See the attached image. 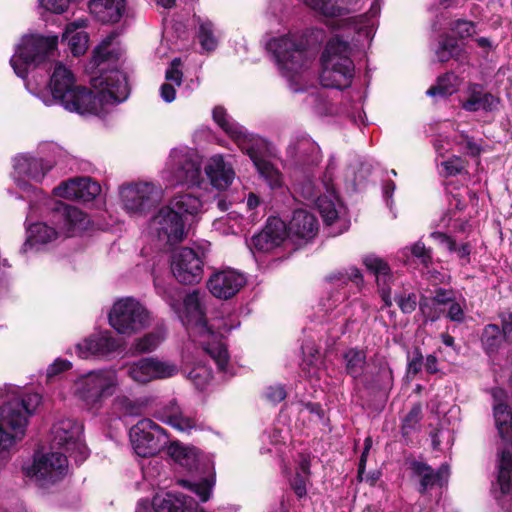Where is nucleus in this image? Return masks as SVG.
<instances>
[{
	"label": "nucleus",
	"instance_id": "obj_1",
	"mask_svg": "<svg viewBox=\"0 0 512 512\" xmlns=\"http://www.w3.org/2000/svg\"><path fill=\"white\" fill-rule=\"evenodd\" d=\"M116 34L104 38L94 50V62L101 74L91 80L95 92L77 85L71 70L62 63H55L47 86L38 88L31 81L27 89L46 106L61 105L69 112L80 115L104 116L110 108L125 101L129 95L126 74L118 68L106 69V64L118 62L122 50L114 45Z\"/></svg>",
	"mask_w": 512,
	"mask_h": 512
},
{
	"label": "nucleus",
	"instance_id": "obj_2",
	"mask_svg": "<svg viewBox=\"0 0 512 512\" xmlns=\"http://www.w3.org/2000/svg\"><path fill=\"white\" fill-rule=\"evenodd\" d=\"M157 294L160 295L176 313L185 326L191 342L198 344L216 363L219 371L228 373L230 357L223 342V336L239 323L228 325L223 319L207 323L202 308L200 294L196 291L187 294L181 303L182 294L175 287H165L155 282Z\"/></svg>",
	"mask_w": 512,
	"mask_h": 512
},
{
	"label": "nucleus",
	"instance_id": "obj_3",
	"mask_svg": "<svg viewBox=\"0 0 512 512\" xmlns=\"http://www.w3.org/2000/svg\"><path fill=\"white\" fill-rule=\"evenodd\" d=\"M332 288L322 297L319 303V312L322 321L331 324L328 333L331 338L338 339L347 330V326L353 317L352 308L359 305V301L348 299V287L350 284L357 288L362 284L363 278L356 267H350L329 276Z\"/></svg>",
	"mask_w": 512,
	"mask_h": 512
},
{
	"label": "nucleus",
	"instance_id": "obj_4",
	"mask_svg": "<svg viewBox=\"0 0 512 512\" xmlns=\"http://www.w3.org/2000/svg\"><path fill=\"white\" fill-rule=\"evenodd\" d=\"M5 403L0 407V460H7L11 450L23 440L28 418L41 403L38 393H24L8 387Z\"/></svg>",
	"mask_w": 512,
	"mask_h": 512
},
{
	"label": "nucleus",
	"instance_id": "obj_5",
	"mask_svg": "<svg viewBox=\"0 0 512 512\" xmlns=\"http://www.w3.org/2000/svg\"><path fill=\"white\" fill-rule=\"evenodd\" d=\"M213 119L239 149L249 156L258 173L272 189L283 185L282 174L265 158L268 151L265 139L249 133L247 129L235 122L223 107L218 106L213 109Z\"/></svg>",
	"mask_w": 512,
	"mask_h": 512
},
{
	"label": "nucleus",
	"instance_id": "obj_6",
	"mask_svg": "<svg viewBox=\"0 0 512 512\" xmlns=\"http://www.w3.org/2000/svg\"><path fill=\"white\" fill-rule=\"evenodd\" d=\"M266 47L276 61L277 67L289 83L294 92L304 89L302 83L306 82L308 69L313 58L306 50L303 36L297 32L271 38Z\"/></svg>",
	"mask_w": 512,
	"mask_h": 512
},
{
	"label": "nucleus",
	"instance_id": "obj_7",
	"mask_svg": "<svg viewBox=\"0 0 512 512\" xmlns=\"http://www.w3.org/2000/svg\"><path fill=\"white\" fill-rule=\"evenodd\" d=\"M43 204L52 210V222L54 227L44 222L35 223L27 229V243L30 245L46 244L59 236L71 237L81 231L86 221V216L78 208L68 206L49 197H43Z\"/></svg>",
	"mask_w": 512,
	"mask_h": 512
},
{
	"label": "nucleus",
	"instance_id": "obj_8",
	"mask_svg": "<svg viewBox=\"0 0 512 512\" xmlns=\"http://www.w3.org/2000/svg\"><path fill=\"white\" fill-rule=\"evenodd\" d=\"M351 51L349 42L339 35L327 42L321 56L320 82L324 87L342 90L351 85L355 74L354 63L350 58Z\"/></svg>",
	"mask_w": 512,
	"mask_h": 512
},
{
	"label": "nucleus",
	"instance_id": "obj_9",
	"mask_svg": "<svg viewBox=\"0 0 512 512\" xmlns=\"http://www.w3.org/2000/svg\"><path fill=\"white\" fill-rule=\"evenodd\" d=\"M118 386L119 377L116 370L97 369L77 377L72 391L88 410L98 411L103 407L105 400L115 393Z\"/></svg>",
	"mask_w": 512,
	"mask_h": 512
},
{
	"label": "nucleus",
	"instance_id": "obj_10",
	"mask_svg": "<svg viewBox=\"0 0 512 512\" xmlns=\"http://www.w3.org/2000/svg\"><path fill=\"white\" fill-rule=\"evenodd\" d=\"M57 44V36L26 35L22 37L10 59L15 74L24 79L30 67H38L52 61L56 56Z\"/></svg>",
	"mask_w": 512,
	"mask_h": 512
},
{
	"label": "nucleus",
	"instance_id": "obj_11",
	"mask_svg": "<svg viewBox=\"0 0 512 512\" xmlns=\"http://www.w3.org/2000/svg\"><path fill=\"white\" fill-rule=\"evenodd\" d=\"M334 170L335 165L330 162L321 180L306 179L299 184L301 195L315 203L324 223L328 226L336 222H342L339 217L342 205L336 195L333 184Z\"/></svg>",
	"mask_w": 512,
	"mask_h": 512
},
{
	"label": "nucleus",
	"instance_id": "obj_12",
	"mask_svg": "<svg viewBox=\"0 0 512 512\" xmlns=\"http://www.w3.org/2000/svg\"><path fill=\"white\" fill-rule=\"evenodd\" d=\"M343 365L347 375L352 377L357 384L368 389L387 390L393 383V372L385 360H381L378 370L369 371L367 353L365 349L349 348L343 355Z\"/></svg>",
	"mask_w": 512,
	"mask_h": 512
},
{
	"label": "nucleus",
	"instance_id": "obj_13",
	"mask_svg": "<svg viewBox=\"0 0 512 512\" xmlns=\"http://www.w3.org/2000/svg\"><path fill=\"white\" fill-rule=\"evenodd\" d=\"M153 321L151 312L137 299L124 297L116 300L109 313V325L120 335L133 336L148 328Z\"/></svg>",
	"mask_w": 512,
	"mask_h": 512
},
{
	"label": "nucleus",
	"instance_id": "obj_14",
	"mask_svg": "<svg viewBox=\"0 0 512 512\" xmlns=\"http://www.w3.org/2000/svg\"><path fill=\"white\" fill-rule=\"evenodd\" d=\"M13 171L11 177L16 187L24 194H35L43 200L46 197L35 184L41 183L45 176L55 166L56 161L51 158L38 157L31 153H21L12 160Z\"/></svg>",
	"mask_w": 512,
	"mask_h": 512
},
{
	"label": "nucleus",
	"instance_id": "obj_15",
	"mask_svg": "<svg viewBox=\"0 0 512 512\" xmlns=\"http://www.w3.org/2000/svg\"><path fill=\"white\" fill-rule=\"evenodd\" d=\"M162 179L171 187H199L203 182L199 156L187 147L172 149L162 170Z\"/></svg>",
	"mask_w": 512,
	"mask_h": 512
},
{
	"label": "nucleus",
	"instance_id": "obj_16",
	"mask_svg": "<svg viewBox=\"0 0 512 512\" xmlns=\"http://www.w3.org/2000/svg\"><path fill=\"white\" fill-rule=\"evenodd\" d=\"M23 474L41 488H49L68 473L67 457L57 451H38L32 461L23 465Z\"/></svg>",
	"mask_w": 512,
	"mask_h": 512
},
{
	"label": "nucleus",
	"instance_id": "obj_17",
	"mask_svg": "<svg viewBox=\"0 0 512 512\" xmlns=\"http://www.w3.org/2000/svg\"><path fill=\"white\" fill-rule=\"evenodd\" d=\"M163 188L149 181L126 183L119 188L122 209L130 216H144L161 202Z\"/></svg>",
	"mask_w": 512,
	"mask_h": 512
},
{
	"label": "nucleus",
	"instance_id": "obj_18",
	"mask_svg": "<svg viewBox=\"0 0 512 512\" xmlns=\"http://www.w3.org/2000/svg\"><path fill=\"white\" fill-rule=\"evenodd\" d=\"M175 458L181 466L187 468L189 471L206 474V476L198 482L181 480L180 483L196 494L200 501H208L215 484V474L210 461L200 455L196 449L189 447L178 448L175 451Z\"/></svg>",
	"mask_w": 512,
	"mask_h": 512
},
{
	"label": "nucleus",
	"instance_id": "obj_19",
	"mask_svg": "<svg viewBox=\"0 0 512 512\" xmlns=\"http://www.w3.org/2000/svg\"><path fill=\"white\" fill-rule=\"evenodd\" d=\"M148 235L158 249L174 245L185 238L184 220L171 207L163 206L151 218Z\"/></svg>",
	"mask_w": 512,
	"mask_h": 512
},
{
	"label": "nucleus",
	"instance_id": "obj_20",
	"mask_svg": "<svg viewBox=\"0 0 512 512\" xmlns=\"http://www.w3.org/2000/svg\"><path fill=\"white\" fill-rule=\"evenodd\" d=\"M82 434V423L72 418H62L51 428V441L74 457L75 461L83 462L88 457V448Z\"/></svg>",
	"mask_w": 512,
	"mask_h": 512
},
{
	"label": "nucleus",
	"instance_id": "obj_21",
	"mask_svg": "<svg viewBox=\"0 0 512 512\" xmlns=\"http://www.w3.org/2000/svg\"><path fill=\"white\" fill-rule=\"evenodd\" d=\"M130 440L138 456L150 457L157 454L167 443V435L152 420L142 419L131 428Z\"/></svg>",
	"mask_w": 512,
	"mask_h": 512
},
{
	"label": "nucleus",
	"instance_id": "obj_22",
	"mask_svg": "<svg viewBox=\"0 0 512 512\" xmlns=\"http://www.w3.org/2000/svg\"><path fill=\"white\" fill-rule=\"evenodd\" d=\"M204 252L183 247L173 253L171 271L177 281L183 284L199 283L204 272Z\"/></svg>",
	"mask_w": 512,
	"mask_h": 512
},
{
	"label": "nucleus",
	"instance_id": "obj_23",
	"mask_svg": "<svg viewBox=\"0 0 512 512\" xmlns=\"http://www.w3.org/2000/svg\"><path fill=\"white\" fill-rule=\"evenodd\" d=\"M127 375L135 382L146 384L154 380L175 376L178 365L170 360L158 357H143L126 364Z\"/></svg>",
	"mask_w": 512,
	"mask_h": 512
},
{
	"label": "nucleus",
	"instance_id": "obj_24",
	"mask_svg": "<svg viewBox=\"0 0 512 512\" xmlns=\"http://www.w3.org/2000/svg\"><path fill=\"white\" fill-rule=\"evenodd\" d=\"M121 348V342L111 331L103 330L89 335L75 345L79 358H107Z\"/></svg>",
	"mask_w": 512,
	"mask_h": 512
},
{
	"label": "nucleus",
	"instance_id": "obj_25",
	"mask_svg": "<svg viewBox=\"0 0 512 512\" xmlns=\"http://www.w3.org/2000/svg\"><path fill=\"white\" fill-rule=\"evenodd\" d=\"M287 236L285 222L278 217H270L264 229L251 238L248 246L253 252H271L281 246Z\"/></svg>",
	"mask_w": 512,
	"mask_h": 512
},
{
	"label": "nucleus",
	"instance_id": "obj_26",
	"mask_svg": "<svg viewBox=\"0 0 512 512\" xmlns=\"http://www.w3.org/2000/svg\"><path fill=\"white\" fill-rule=\"evenodd\" d=\"M101 192L100 185L90 177H74L63 181L53 189L56 197L89 202Z\"/></svg>",
	"mask_w": 512,
	"mask_h": 512
},
{
	"label": "nucleus",
	"instance_id": "obj_27",
	"mask_svg": "<svg viewBox=\"0 0 512 512\" xmlns=\"http://www.w3.org/2000/svg\"><path fill=\"white\" fill-rule=\"evenodd\" d=\"M246 284L243 273L234 269H225L212 274L207 286L213 296L219 299H229L235 296Z\"/></svg>",
	"mask_w": 512,
	"mask_h": 512
},
{
	"label": "nucleus",
	"instance_id": "obj_28",
	"mask_svg": "<svg viewBox=\"0 0 512 512\" xmlns=\"http://www.w3.org/2000/svg\"><path fill=\"white\" fill-rule=\"evenodd\" d=\"M380 14V4L378 0H375L370 7L368 13L342 19L337 21V25L335 28H344L351 27L355 30L357 34L356 42L362 47L366 44H369L375 34L376 26H377V16Z\"/></svg>",
	"mask_w": 512,
	"mask_h": 512
},
{
	"label": "nucleus",
	"instance_id": "obj_29",
	"mask_svg": "<svg viewBox=\"0 0 512 512\" xmlns=\"http://www.w3.org/2000/svg\"><path fill=\"white\" fill-rule=\"evenodd\" d=\"M320 149L307 134L298 133L290 138L286 150L287 160L295 166H304L319 160Z\"/></svg>",
	"mask_w": 512,
	"mask_h": 512
},
{
	"label": "nucleus",
	"instance_id": "obj_30",
	"mask_svg": "<svg viewBox=\"0 0 512 512\" xmlns=\"http://www.w3.org/2000/svg\"><path fill=\"white\" fill-rule=\"evenodd\" d=\"M497 483L500 495L497 500L506 512H512V453L503 449L499 456Z\"/></svg>",
	"mask_w": 512,
	"mask_h": 512
},
{
	"label": "nucleus",
	"instance_id": "obj_31",
	"mask_svg": "<svg viewBox=\"0 0 512 512\" xmlns=\"http://www.w3.org/2000/svg\"><path fill=\"white\" fill-rule=\"evenodd\" d=\"M152 506L154 512H205L192 498L178 492L157 494Z\"/></svg>",
	"mask_w": 512,
	"mask_h": 512
},
{
	"label": "nucleus",
	"instance_id": "obj_32",
	"mask_svg": "<svg viewBox=\"0 0 512 512\" xmlns=\"http://www.w3.org/2000/svg\"><path fill=\"white\" fill-rule=\"evenodd\" d=\"M204 170L211 185L218 190L228 188L235 178V171L232 165L225 161L224 157L220 154L211 156L207 160Z\"/></svg>",
	"mask_w": 512,
	"mask_h": 512
},
{
	"label": "nucleus",
	"instance_id": "obj_33",
	"mask_svg": "<svg viewBox=\"0 0 512 512\" xmlns=\"http://www.w3.org/2000/svg\"><path fill=\"white\" fill-rule=\"evenodd\" d=\"M412 476L419 481L420 493H425L428 489L435 486H443L449 476L448 465H442L437 471H434L427 464L420 461H413L410 464Z\"/></svg>",
	"mask_w": 512,
	"mask_h": 512
},
{
	"label": "nucleus",
	"instance_id": "obj_34",
	"mask_svg": "<svg viewBox=\"0 0 512 512\" xmlns=\"http://www.w3.org/2000/svg\"><path fill=\"white\" fill-rule=\"evenodd\" d=\"M88 9L97 21L115 24L126 13V0H89Z\"/></svg>",
	"mask_w": 512,
	"mask_h": 512
},
{
	"label": "nucleus",
	"instance_id": "obj_35",
	"mask_svg": "<svg viewBox=\"0 0 512 512\" xmlns=\"http://www.w3.org/2000/svg\"><path fill=\"white\" fill-rule=\"evenodd\" d=\"M87 18H78L66 25L62 42L67 43L74 56L83 55L88 49L89 36L85 29L88 27Z\"/></svg>",
	"mask_w": 512,
	"mask_h": 512
},
{
	"label": "nucleus",
	"instance_id": "obj_36",
	"mask_svg": "<svg viewBox=\"0 0 512 512\" xmlns=\"http://www.w3.org/2000/svg\"><path fill=\"white\" fill-rule=\"evenodd\" d=\"M494 398V419L500 437L512 446V413L507 404L503 402L505 393L496 388L492 392Z\"/></svg>",
	"mask_w": 512,
	"mask_h": 512
},
{
	"label": "nucleus",
	"instance_id": "obj_37",
	"mask_svg": "<svg viewBox=\"0 0 512 512\" xmlns=\"http://www.w3.org/2000/svg\"><path fill=\"white\" fill-rule=\"evenodd\" d=\"M363 262L367 269L375 275L379 293L385 306L390 307L392 305V297L389 282L392 275L388 264L381 258L373 255L366 256Z\"/></svg>",
	"mask_w": 512,
	"mask_h": 512
},
{
	"label": "nucleus",
	"instance_id": "obj_38",
	"mask_svg": "<svg viewBox=\"0 0 512 512\" xmlns=\"http://www.w3.org/2000/svg\"><path fill=\"white\" fill-rule=\"evenodd\" d=\"M317 218L305 209H296L289 222L287 233L299 239H312L318 232Z\"/></svg>",
	"mask_w": 512,
	"mask_h": 512
},
{
	"label": "nucleus",
	"instance_id": "obj_39",
	"mask_svg": "<svg viewBox=\"0 0 512 512\" xmlns=\"http://www.w3.org/2000/svg\"><path fill=\"white\" fill-rule=\"evenodd\" d=\"M433 145L439 156H444L454 145L458 146V151L470 155H477L480 152L479 146L464 133L456 134L453 139H450L448 136L439 135L434 140Z\"/></svg>",
	"mask_w": 512,
	"mask_h": 512
},
{
	"label": "nucleus",
	"instance_id": "obj_40",
	"mask_svg": "<svg viewBox=\"0 0 512 512\" xmlns=\"http://www.w3.org/2000/svg\"><path fill=\"white\" fill-rule=\"evenodd\" d=\"M466 93V98L462 99L461 103L462 107L467 111L492 110L497 104L496 98L484 92L480 85H470Z\"/></svg>",
	"mask_w": 512,
	"mask_h": 512
},
{
	"label": "nucleus",
	"instance_id": "obj_41",
	"mask_svg": "<svg viewBox=\"0 0 512 512\" xmlns=\"http://www.w3.org/2000/svg\"><path fill=\"white\" fill-rule=\"evenodd\" d=\"M179 213L181 217L196 216L204 209V200L191 192L176 194L167 205Z\"/></svg>",
	"mask_w": 512,
	"mask_h": 512
},
{
	"label": "nucleus",
	"instance_id": "obj_42",
	"mask_svg": "<svg viewBox=\"0 0 512 512\" xmlns=\"http://www.w3.org/2000/svg\"><path fill=\"white\" fill-rule=\"evenodd\" d=\"M307 6L325 17H338L350 12L356 0H302Z\"/></svg>",
	"mask_w": 512,
	"mask_h": 512
},
{
	"label": "nucleus",
	"instance_id": "obj_43",
	"mask_svg": "<svg viewBox=\"0 0 512 512\" xmlns=\"http://www.w3.org/2000/svg\"><path fill=\"white\" fill-rule=\"evenodd\" d=\"M197 39L201 48L206 52L216 49L219 42V33L211 20L206 17L196 16Z\"/></svg>",
	"mask_w": 512,
	"mask_h": 512
},
{
	"label": "nucleus",
	"instance_id": "obj_44",
	"mask_svg": "<svg viewBox=\"0 0 512 512\" xmlns=\"http://www.w3.org/2000/svg\"><path fill=\"white\" fill-rule=\"evenodd\" d=\"M165 421L180 431H190L195 427V420L184 414L175 401H171L164 409Z\"/></svg>",
	"mask_w": 512,
	"mask_h": 512
},
{
	"label": "nucleus",
	"instance_id": "obj_45",
	"mask_svg": "<svg viewBox=\"0 0 512 512\" xmlns=\"http://www.w3.org/2000/svg\"><path fill=\"white\" fill-rule=\"evenodd\" d=\"M505 341L501 329L496 324H488L483 328L481 344L487 354L496 353Z\"/></svg>",
	"mask_w": 512,
	"mask_h": 512
},
{
	"label": "nucleus",
	"instance_id": "obj_46",
	"mask_svg": "<svg viewBox=\"0 0 512 512\" xmlns=\"http://www.w3.org/2000/svg\"><path fill=\"white\" fill-rule=\"evenodd\" d=\"M459 86V79L454 73H447L438 78L437 84L430 87L426 94L431 97H447L455 93Z\"/></svg>",
	"mask_w": 512,
	"mask_h": 512
},
{
	"label": "nucleus",
	"instance_id": "obj_47",
	"mask_svg": "<svg viewBox=\"0 0 512 512\" xmlns=\"http://www.w3.org/2000/svg\"><path fill=\"white\" fill-rule=\"evenodd\" d=\"M242 222V216L235 212H231L224 217L216 219L213 222V228L222 235L237 234L242 231Z\"/></svg>",
	"mask_w": 512,
	"mask_h": 512
},
{
	"label": "nucleus",
	"instance_id": "obj_48",
	"mask_svg": "<svg viewBox=\"0 0 512 512\" xmlns=\"http://www.w3.org/2000/svg\"><path fill=\"white\" fill-rule=\"evenodd\" d=\"M303 353V369H307L309 377L319 376V365L321 364L320 351L314 345V343L308 342L302 346Z\"/></svg>",
	"mask_w": 512,
	"mask_h": 512
},
{
	"label": "nucleus",
	"instance_id": "obj_49",
	"mask_svg": "<svg viewBox=\"0 0 512 512\" xmlns=\"http://www.w3.org/2000/svg\"><path fill=\"white\" fill-rule=\"evenodd\" d=\"M431 237L435 241L439 242V244L445 247L448 251L455 252L458 258L463 260L464 263L469 262L471 246L468 243L458 246L453 239H451L449 236L441 232H433L431 233Z\"/></svg>",
	"mask_w": 512,
	"mask_h": 512
},
{
	"label": "nucleus",
	"instance_id": "obj_50",
	"mask_svg": "<svg viewBox=\"0 0 512 512\" xmlns=\"http://www.w3.org/2000/svg\"><path fill=\"white\" fill-rule=\"evenodd\" d=\"M188 379L199 389H206L212 381V371L204 363H195L188 371Z\"/></svg>",
	"mask_w": 512,
	"mask_h": 512
},
{
	"label": "nucleus",
	"instance_id": "obj_51",
	"mask_svg": "<svg viewBox=\"0 0 512 512\" xmlns=\"http://www.w3.org/2000/svg\"><path fill=\"white\" fill-rule=\"evenodd\" d=\"M310 462L307 457L302 456L295 477L291 480V486L298 497H303L307 490L306 484L309 478Z\"/></svg>",
	"mask_w": 512,
	"mask_h": 512
},
{
	"label": "nucleus",
	"instance_id": "obj_52",
	"mask_svg": "<svg viewBox=\"0 0 512 512\" xmlns=\"http://www.w3.org/2000/svg\"><path fill=\"white\" fill-rule=\"evenodd\" d=\"M165 339V332L158 329L138 338L134 343V348L139 353H146L155 350Z\"/></svg>",
	"mask_w": 512,
	"mask_h": 512
},
{
	"label": "nucleus",
	"instance_id": "obj_53",
	"mask_svg": "<svg viewBox=\"0 0 512 512\" xmlns=\"http://www.w3.org/2000/svg\"><path fill=\"white\" fill-rule=\"evenodd\" d=\"M299 419L305 422L314 421L318 422L324 418V412L318 403L300 402L296 405Z\"/></svg>",
	"mask_w": 512,
	"mask_h": 512
},
{
	"label": "nucleus",
	"instance_id": "obj_54",
	"mask_svg": "<svg viewBox=\"0 0 512 512\" xmlns=\"http://www.w3.org/2000/svg\"><path fill=\"white\" fill-rule=\"evenodd\" d=\"M400 253L402 254V258L409 259L411 255L425 266L431 261V251L421 242H417L411 247H405Z\"/></svg>",
	"mask_w": 512,
	"mask_h": 512
},
{
	"label": "nucleus",
	"instance_id": "obj_55",
	"mask_svg": "<svg viewBox=\"0 0 512 512\" xmlns=\"http://www.w3.org/2000/svg\"><path fill=\"white\" fill-rule=\"evenodd\" d=\"M464 169V161L460 157H453L442 161L438 165L440 175L445 177L455 176Z\"/></svg>",
	"mask_w": 512,
	"mask_h": 512
},
{
	"label": "nucleus",
	"instance_id": "obj_56",
	"mask_svg": "<svg viewBox=\"0 0 512 512\" xmlns=\"http://www.w3.org/2000/svg\"><path fill=\"white\" fill-rule=\"evenodd\" d=\"M466 301L464 299H453L447 305V318L453 322L462 323L465 320Z\"/></svg>",
	"mask_w": 512,
	"mask_h": 512
},
{
	"label": "nucleus",
	"instance_id": "obj_57",
	"mask_svg": "<svg viewBox=\"0 0 512 512\" xmlns=\"http://www.w3.org/2000/svg\"><path fill=\"white\" fill-rule=\"evenodd\" d=\"M458 51V46L455 40L447 38L439 42V46L436 49V56L439 61L445 62L453 57Z\"/></svg>",
	"mask_w": 512,
	"mask_h": 512
},
{
	"label": "nucleus",
	"instance_id": "obj_58",
	"mask_svg": "<svg viewBox=\"0 0 512 512\" xmlns=\"http://www.w3.org/2000/svg\"><path fill=\"white\" fill-rule=\"evenodd\" d=\"M422 417V408L421 405H414L408 414L403 419L402 430L404 434H408L411 430H413L416 425L419 423Z\"/></svg>",
	"mask_w": 512,
	"mask_h": 512
},
{
	"label": "nucleus",
	"instance_id": "obj_59",
	"mask_svg": "<svg viewBox=\"0 0 512 512\" xmlns=\"http://www.w3.org/2000/svg\"><path fill=\"white\" fill-rule=\"evenodd\" d=\"M439 305L431 304V298L422 297L419 301V310L426 320L435 321L440 317L441 309Z\"/></svg>",
	"mask_w": 512,
	"mask_h": 512
},
{
	"label": "nucleus",
	"instance_id": "obj_60",
	"mask_svg": "<svg viewBox=\"0 0 512 512\" xmlns=\"http://www.w3.org/2000/svg\"><path fill=\"white\" fill-rule=\"evenodd\" d=\"M395 300L403 313L410 314L412 313L417 304L419 305V301L417 300V295L415 293L409 294H401L395 297Z\"/></svg>",
	"mask_w": 512,
	"mask_h": 512
},
{
	"label": "nucleus",
	"instance_id": "obj_61",
	"mask_svg": "<svg viewBox=\"0 0 512 512\" xmlns=\"http://www.w3.org/2000/svg\"><path fill=\"white\" fill-rule=\"evenodd\" d=\"M181 65L180 59H174L171 62L170 67L166 71V80L167 83H172L173 85L180 86L182 82V72L179 69Z\"/></svg>",
	"mask_w": 512,
	"mask_h": 512
},
{
	"label": "nucleus",
	"instance_id": "obj_62",
	"mask_svg": "<svg viewBox=\"0 0 512 512\" xmlns=\"http://www.w3.org/2000/svg\"><path fill=\"white\" fill-rule=\"evenodd\" d=\"M452 30L460 37H470L475 33V25L467 20H457L453 23Z\"/></svg>",
	"mask_w": 512,
	"mask_h": 512
},
{
	"label": "nucleus",
	"instance_id": "obj_63",
	"mask_svg": "<svg viewBox=\"0 0 512 512\" xmlns=\"http://www.w3.org/2000/svg\"><path fill=\"white\" fill-rule=\"evenodd\" d=\"M500 322H501V332L503 334L504 340L507 343H512V313L511 312H503L499 314Z\"/></svg>",
	"mask_w": 512,
	"mask_h": 512
},
{
	"label": "nucleus",
	"instance_id": "obj_64",
	"mask_svg": "<svg viewBox=\"0 0 512 512\" xmlns=\"http://www.w3.org/2000/svg\"><path fill=\"white\" fill-rule=\"evenodd\" d=\"M285 388L280 385H273L266 389L265 396L272 403H279L286 397Z\"/></svg>",
	"mask_w": 512,
	"mask_h": 512
}]
</instances>
